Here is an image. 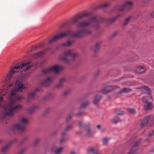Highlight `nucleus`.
<instances>
[{
	"label": "nucleus",
	"mask_w": 154,
	"mask_h": 154,
	"mask_svg": "<svg viewBox=\"0 0 154 154\" xmlns=\"http://www.w3.org/2000/svg\"><path fill=\"white\" fill-rule=\"evenodd\" d=\"M2 140L0 139V143H2Z\"/></svg>",
	"instance_id": "nucleus-57"
},
{
	"label": "nucleus",
	"mask_w": 154,
	"mask_h": 154,
	"mask_svg": "<svg viewBox=\"0 0 154 154\" xmlns=\"http://www.w3.org/2000/svg\"><path fill=\"white\" fill-rule=\"evenodd\" d=\"M78 55L76 52L72 50H68L65 51L60 57V59L67 64H69L72 60H74Z\"/></svg>",
	"instance_id": "nucleus-4"
},
{
	"label": "nucleus",
	"mask_w": 154,
	"mask_h": 154,
	"mask_svg": "<svg viewBox=\"0 0 154 154\" xmlns=\"http://www.w3.org/2000/svg\"><path fill=\"white\" fill-rule=\"evenodd\" d=\"M9 146V144L4 146L2 148V152H5L8 149Z\"/></svg>",
	"instance_id": "nucleus-37"
},
{
	"label": "nucleus",
	"mask_w": 154,
	"mask_h": 154,
	"mask_svg": "<svg viewBox=\"0 0 154 154\" xmlns=\"http://www.w3.org/2000/svg\"><path fill=\"white\" fill-rule=\"evenodd\" d=\"M145 70L146 69L144 67L139 66L137 68L136 71L138 73H142L145 72Z\"/></svg>",
	"instance_id": "nucleus-18"
},
{
	"label": "nucleus",
	"mask_w": 154,
	"mask_h": 154,
	"mask_svg": "<svg viewBox=\"0 0 154 154\" xmlns=\"http://www.w3.org/2000/svg\"><path fill=\"white\" fill-rule=\"evenodd\" d=\"M72 125H71L67 126L65 129V131H63L62 133V136L66 135V132L71 129L72 128Z\"/></svg>",
	"instance_id": "nucleus-26"
},
{
	"label": "nucleus",
	"mask_w": 154,
	"mask_h": 154,
	"mask_svg": "<svg viewBox=\"0 0 154 154\" xmlns=\"http://www.w3.org/2000/svg\"><path fill=\"white\" fill-rule=\"evenodd\" d=\"M117 34V32H115L114 33L112 34L113 37L115 36Z\"/></svg>",
	"instance_id": "nucleus-53"
},
{
	"label": "nucleus",
	"mask_w": 154,
	"mask_h": 154,
	"mask_svg": "<svg viewBox=\"0 0 154 154\" xmlns=\"http://www.w3.org/2000/svg\"><path fill=\"white\" fill-rule=\"evenodd\" d=\"M150 17H152V18H154V11L151 12L150 14Z\"/></svg>",
	"instance_id": "nucleus-49"
},
{
	"label": "nucleus",
	"mask_w": 154,
	"mask_h": 154,
	"mask_svg": "<svg viewBox=\"0 0 154 154\" xmlns=\"http://www.w3.org/2000/svg\"><path fill=\"white\" fill-rule=\"evenodd\" d=\"M83 112H80L76 114V115L78 116H80L82 115L83 114Z\"/></svg>",
	"instance_id": "nucleus-47"
},
{
	"label": "nucleus",
	"mask_w": 154,
	"mask_h": 154,
	"mask_svg": "<svg viewBox=\"0 0 154 154\" xmlns=\"http://www.w3.org/2000/svg\"><path fill=\"white\" fill-rule=\"evenodd\" d=\"M63 149V147H60L59 148H58L55 150H54V152L56 154H59L62 152Z\"/></svg>",
	"instance_id": "nucleus-31"
},
{
	"label": "nucleus",
	"mask_w": 154,
	"mask_h": 154,
	"mask_svg": "<svg viewBox=\"0 0 154 154\" xmlns=\"http://www.w3.org/2000/svg\"><path fill=\"white\" fill-rule=\"evenodd\" d=\"M62 139L60 140V143H63V142H65L66 140V139L64 138H63V136H62Z\"/></svg>",
	"instance_id": "nucleus-44"
},
{
	"label": "nucleus",
	"mask_w": 154,
	"mask_h": 154,
	"mask_svg": "<svg viewBox=\"0 0 154 154\" xmlns=\"http://www.w3.org/2000/svg\"><path fill=\"white\" fill-rule=\"evenodd\" d=\"M64 26V25H62V26H61V27H63V26Z\"/></svg>",
	"instance_id": "nucleus-59"
},
{
	"label": "nucleus",
	"mask_w": 154,
	"mask_h": 154,
	"mask_svg": "<svg viewBox=\"0 0 154 154\" xmlns=\"http://www.w3.org/2000/svg\"><path fill=\"white\" fill-rule=\"evenodd\" d=\"M11 84H10V87L11 86Z\"/></svg>",
	"instance_id": "nucleus-61"
},
{
	"label": "nucleus",
	"mask_w": 154,
	"mask_h": 154,
	"mask_svg": "<svg viewBox=\"0 0 154 154\" xmlns=\"http://www.w3.org/2000/svg\"><path fill=\"white\" fill-rule=\"evenodd\" d=\"M40 140V139L39 138H37L35 139L34 141L33 145L34 146H36L37 145L39 142Z\"/></svg>",
	"instance_id": "nucleus-35"
},
{
	"label": "nucleus",
	"mask_w": 154,
	"mask_h": 154,
	"mask_svg": "<svg viewBox=\"0 0 154 154\" xmlns=\"http://www.w3.org/2000/svg\"><path fill=\"white\" fill-rule=\"evenodd\" d=\"M30 63L29 62H26V63H23L21 66H18L13 67L10 69V78L11 77V74H14L15 73L18 72V71H20L21 72L23 71H26L29 69L31 68L32 66L29 65L27 66V65Z\"/></svg>",
	"instance_id": "nucleus-7"
},
{
	"label": "nucleus",
	"mask_w": 154,
	"mask_h": 154,
	"mask_svg": "<svg viewBox=\"0 0 154 154\" xmlns=\"http://www.w3.org/2000/svg\"><path fill=\"white\" fill-rule=\"evenodd\" d=\"M38 48V46H33L32 47V50H35L36 49Z\"/></svg>",
	"instance_id": "nucleus-48"
},
{
	"label": "nucleus",
	"mask_w": 154,
	"mask_h": 154,
	"mask_svg": "<svg viewBox=\"0 0 154 154\" xmlns=\"http://www.w3.org/2000/svg\"><path fill=\"white\" fill-rule=\"evenodd\" d=\"M4 84L5 86L4 88L5 93L0 96V107L2 109V111L0 116V122L5 120L7 117L10 115V102H8L4 103V99H10V73L9 72L5 77Z\"/></svg>",
	"instance_id": "nucleus-2"
},
{
	"label": "nucleus",
	"mask_w": 154,
	"mask_h": 154,
	"mask_svg": "<svg viewBox=\"0 0 154 154\" xmlns=\"http://www.w3.org/2000/svg\"><path fill=\"white\" fill-rule=\"evenodd\" d=\"M70 154H75V152L72 151L70 152Z\"/></svg>",
	"instance_id": "nucleus-56"
},
{
	"label": "nucleus",
	"mask_w": 154,
	"mask_h": 154,
	"mask_svg": "<svg viewBox=\"0 0 154 154\" xmlns=\"http://www.w3.org/2000/svg\"><path fill=\"white\" fill-rule=\"evenodd\" d=\"M75 42V40L73 39L68 40L67 42L62 43L61 44V46L63 47L70 46L74 44Z\"/></svg>",
	"instance_id": "nucleus-14"
},
{
	"label": "nucleus",
	"mask_w": 154,
	"mask_h": 154,
	"mask_svg": "<svg viewBox=\"0 0 154 154\" xmlns=\"http://www.w3.org/2000/svg\"><path fill=\"white\" fill-rule=\"evenodd\" d=\"M104 19L99 15H96L90 18L87 21L79 23L77 27L80 29L74 33L70 29L62 32L50 39L48 43L51 44L57 41L59 39L66 36L81 38L91 33V31L86 27L91 26L95 29L98 28L100 26L99 21L102 22Z\"/></svg>",
	"instance_id": "nucleus-1"
},
{
	"label": "nucleus",
	"mask_w": 154,
	"mask_h": 154,
	"mask_svg": "<svg viewBox=\"0 0 154 154\" xmlns=\"http://www.w3.org/2000/svg\"><path fill=\"white\" fill-rule=\"evenodd\" d=\"M66 81L65 79L63 78L60 79L59 83L55 85L56 88H60L62 87L64 83Z\"/></svg>",
	"instance_id": "nucleus-17"
},
{
	"label": "nucleus",
	"mask_w": 154,
	"mask_h": 154,
	"mask_svg": "<svg viewBox=\"0 0 154 154\" xmlns=\"http://www.w3.org/2000/svg\"><path fill=\"white\" fill-rule=\"evenodd\" d=\"M112 88H113V89H114V88H113V87H114V86H113V87L112 86Z\"/></svg>",
	"instance_id": "nucleus-60"
},
{
	"label": "nucleus",
	"mask_w": 154,
	"mask_h": 154,
	"mask_svg": "<svg viewBox=\"0 0 154 154\" xmlns=\"http://www.w3.org/2000/svg\"><path fill=\"white\" fill-rule=\"evenodd\" d=\"M29 122V119L27 117L25 116H20L19 118V122L14 125L11 129L23 131L25 129L26 125Z\"/></svg>",
	"instance_id": "nucleus-5"
},
{
	"label": "nucleus",
	"mask_w": 154,
	"mask_h": 154,
	"mask_svg": "<svg viewBox=\"0 0 154 154\" xmlns=\"http://www.w3.org/2000/svg\"><path fill=\"white\" fill-rule=\"evenodd\" d=\"M110 4L109 3H105L101 4L97 7L95 8V9H97L98 8H105L108 7L109 5Z\"/></svg>",
	"instance_id": "nucleus-20"
},
{
	"label": "nucleus",
	"mask_w": 154,
	"mask_h": 154,
	"mask_svg": "<svg viewBox=\"0 0 154 154\" xmlns=\"http://www.w3.org/2000/svg\"><path fill=\"white\" fill-rule=\"evenodd\" d=\"M133 5L132 2L128 1H126L123 3H118L114 6L112 11H114L118 10L120 11H128L132 8Z\"/></svg>",
	"instance_id": "nucleus-6"
},
{
	"label": "nucleus",
	"mask_w": 154,
	"mask_h": 154,
	"mask_svg": "<svg viewBox=\"0 0 154 154\" xmlns=\"http://www.w3.org/2000/svg\"><path fill=\"white\" fill-rule=\"evenodd\" d=\"M52 81V79L51 78H48L45 80L41 81L40 83L41 85L46 87L49 85Z\"/></svg>",
	"instance_id": "nucleus-10"
},
{
	"label": "nucleus",
	"mask_w": 154,
	"mask_h": 154,
	"mask_svg": "<svg viewBox=\"0 0 154 154\" xmlns=\"http://www.w3.org/2000/svg\"><path fill=\"white\" fill-rule=\"evenodd\" d=\"M152 0H144V2L145 4H148Z\"/></svg>",
	"instance_id": "nucleus-45"
},
{
	"label": "nucleus",
	"mask_w": 154,
	"mask_h": 154,
	"mask_svg": "<svg viewBox=\"0 0 154 154\" xmlns=\"http://www.w3.org/2000/svg\"><path fill=\"white\" fill-rule=\"evenodd\" d=\"M44 44H41L40 45V46H39V47L40 48H43L44 47Z\"/></svg>",
	"instance_id": "nucleus-52"
},
{
	"label": "nucleus",
	"mask_w": 154,
	"mask_h": 154,
	"mask_svg": "<svg viewBox=\"0 0 154 154\" xmlns=\"http://www.w3.org/2000/svg\"><path fill=\"white\" fill-rule=\"evenodd\" d=\"M13 143V142H12L11 141V140H10V144H11V143Z\"/></svg>",
	"instance_id": "nucleus-58"
},
{
	"label": "nucleus",
	"mask_w": 154,
	"mask_h": 154,
	"mask_svg": "<svg viewBox=\"0 0 154 154\" xmlns=\"http://www.w3.org/2000/svg\"><path fill=\"white\" fill-rule=\"evenodd\" d=\"M99 72V70L95 72L94 73V74L95 75H97Z\"/></svg>",
	"instance_id": "nucleus-51"
},
{
	"label": "nucleus",
	"mask_w": 154,
	"mask_h": 154,
	"mask_svg": "<svg viewBox=\"0 0 154 154\" xmlns=\"http://www.w3.org/2000/svg\"><path fill=\"white\" fill-rule=\"evenodd\" d=\"M120 121L118 117H116L111 120V122L113 124H116Z\"/></svg>",
	"instance_id": "nucleus-30"
},
{
	"label": "nucleus",
	"mask_w": 154,
	"mask_h": 154,
	"mask_svg": "<svg viewBox=\"0 0 154 154\" xmlns=\"http://www.w3.org/2000/svg\"><path fill=\"white\" fill-rule=\"evenodd\" d=\"M132 90L128 88H124L122 89L119 92V94L122 93H127L131 92L132 91Z\"/></svg>",
	"instance_id": "nucleus-27"
},
{
	"label": "nucleus",
	"mask_w": 154,
	"mask_h": 154,
	"mask_svg": "<svg viewBox=\"0 0 154 154\" xmlns=\"http://www.w3.org/2000/svg\"><path fill=\"white\" fill-rule=\"evenodd\" d=\"M115 113L117 115H121L124 114V112L120 109H117L116 110Z\"/></svg>",
	"instance_id": "nucleus-33"
},
{
	"label": "nucleus",
	"mask_w": 154,
	"mask_h": 154,
	"mask_svg": "<svg viewBox=\"0 0 154 154\" xmlns=\"http://www.w3.org/2000/svg\"><path fill=\"white\" fill-rule=\"evenodd\" d=\"M121 16V15L118 14L112 18H109L108 20V22L110 23H113Z\"/></svg>",
	"instance_id": "nucleus-23"
},
{
	"label": "nucleus",
	"mask_w": 154,
	"mask_h": 154,
	"mask_svg": "<svg viewBox=\"0 0 154 154\" xmlns=\"http://www.w3.org/2000/svg\"><path fill=\"white\" fill-rule=\"evenodd\" d=\"M89 103L88 101H85L82 103L81 107L82 108H84L87 106Z\"/></svg>",
	"instance_id": "nucleus-34"
},
{
	"label": "nucleus",
	"mask_w": 154,
	"mask_h": 154,
	"mask_svg": "<svg viewBox=\"0 0 154 154\" xmlns=\"http://www.w3.org/2000/svg\"><path fill=\"white\" fill-rule=\"evenodd\" d=\"M101 42H98L96 43L95 46L94 47V51H96L99 49L100 47V44L101 43Z\"/></svg>",
	"instance_id": "nucleus-28"
},
{
	"label": "nucleus",
	"mask_w": 154,
	"mask_h": 154,
	"mask_svg": "<svg viewBox=\"0 0 154 154\" xmlns=\"http://www.w3.org/2000/svg\"><path fill=\"white\" fill-rule=\"evenodd\" d=\"M151 99H152V97H151Z\"/></svg>",
	"instance_id": "nucleus-62"
},
{
	"label": "nucleus",
	"mask_w": 154,
	"mask_h": 154,
	"mask_svg": "<svg viewBox=\"0 0 154 154\" xmlns=\"http://www.w3.org/2000/svg\"><path fill=\"white\" fill-rule=\"evenodd\" d=\"M113 90L112 87L111 86H108L103 89L102 90V92L104 94H106L111 92Z\"/></svg>",
	"instance_id": "nucleus-19"
},
{
	"label": "nucleus",
	"mask_w": 154,
	"mask_h": 154,
	"mask_svg": "<svg viewBox=\"0 0 154 154\" xmlns=\"http://www.w3.org/2000/svg\"><path fill=\"white\" fill-rule=\"evenodd\" d=\"M41 91V89L40 88H36L34 91L30 92L28 94V99L29 100V99H34L35 97H36V92Z\"/></svg>",
	"instance_id": "nucleus-11"
},
{
	"label": "nucleus",
	"mask_w": 154,
	"mask_h": 154,
	"mask_svg": "<svg viewBox=\"0 0 154 154\" xmlns=\"http://www.w3.org/2000/svg\"><path fill=\"white\" fill-rule=\"evenodd\" d=\"M140 140L136 141L134 144L132 148L131 149L128 154H136V151L137 150V147L139 145Z\"/></svg>",
	"instance_id": "nucleus-12"
},
{
	"label": "nucleus",
	"mask_w": 154,
	"mask_h": 154,
	"mask_svg": "<svg viewBox=\"0 0 154 154\" xmlns=\"http://www.w3.org/2000/svg\"><path fill=\"white\" fill-rule=\"evenodd\" d=\"M153 107L152 103L147 102L144 105V108L145 110H149L152 109Z\"/></svg>",
	"instance_id": "nucleus-21"
},
{
	"label": "nucleus",
	"mask_w": 154,
	"mask_h": 154,
	"mask_svg": "<svg viewBox=\"0 0 154 154\" xmlns=\"http://www.w3.org/2000/svg\"><path fill=\"white\" fill-rule=\"evenodd\" d=\"M129 112L132 114H134L136 113L135 109L133 108H129L128 109Z\"/></svg>",
	"instance_id": "nucleus-36"
},
{
	"label": "nucleus",
	"mask_w": 154,
	"mask_h": 154,
	"mask_svg": "<svg viewBox=\"0 0 154 154\" xmlns=\"http://www.w3.org/2000/svg\"><path fill=\"white\" fill-rule=\"evenodd\" d=\"M150 119V116H147L145 117L142 121L141 122V125L143 126L146 125Z\"/></svg>",
	"instance_id": "nucleus-15"
},
{
	"label": "nucleus",
	"mask_w": 154,
	"mask_h": 154,
	"mask_svg": "<svg viewBox=\"0 0 154 154\" xmlns=\"http://www.w3.org/2000/svg\"><path fill=\"white\" fill-rule=\"evenodd\" d=\"M72 116L71 115H69L67 116L66 118V121L68 122L71 119Z\"/></svg>",
	"instance_id": "nucleus-43"
},
{
	"label": "nucleus",
	"mask_w": 154,
	"mask_h": 154,
	"mask_svg": "<svg viewBox=\"0 0 154 154\" xmlns=\"http://www.w3.org/2000/svg\"><path fill=\"white\" fill-rule=\"evenodd\" d=\"M131 18V17H129L126 18L123 23V26H126L129 22Z\"/></svg>",
	"instance_id": "nucleus-29"
},
{
	"label": "nucleus",
	"mask_w": 154,
	"mask_h": 154,
	"mask_svg": "<svg viewBox=\"0 0 154 154\" xmlns=\"http://www.w3.org/2000/svg\"><path fill=\"white\" fill-rule=\"evenodd\" d=\"M90 124L88 123L85 125V127H88V128L86 130V132L85 134V135L87 137H90L92 134V133L91 129L90 127Z\"/></svg>",
	"instance_id": "nucleus-13"
},
{
	"label": "nucleus",
	"mask_w": 154,
	"mask_h": 154,
	"mask_svg": "<svg viewBox=\"0 0 154 154\" xmlns=\"http://www.w3.org/2000/svg\"><path fill=\"white\" fill-rule=\"evenodd\" d=\"M70 89H68L66 91H65L63 92V95L65 96H66L69 94L70 92Z\"/></svg>",
	"instance_id": "nucleus-39"
},
{
	"label": "nucleus",
	"mask_w": 154,
	"mask_h": 154,
	"mask_svg": "<svg viewBox=\"0 0 154 154\" xmlns=\"http://www.w3.org/2000/svg\"><path fill=\"white\" fill-rule=\"evenodd\" d=\"M84 124L82 121H80L78 123V126L80 128H82L83 127Z\"/></svg>",
	"instance_id": "nucleus-41"
},
{
	"label": "nucleus",
	"mask_w": 154,
	"mask_h": 154,
	"mask_svg": "<svg viewBox=\"0 0 154 154\" xmlns=\"http://www.w3.org/2000/svg\"><path fill=\"white\" fill-rule=\"evenodd\" d=\"M38 107L35 106H32L29 107L27 110V112L29 114L32 113L35 109H37Z\"/></svg>",
	"instance_id": "nucleus-25"
},
{
	"label": "nucleus",
	"mask_w": 154,
	"mask_h": 154,
	"mask_svg": "<svg viewBox=\"0 0 154 154\" xmlns=\"http://www.w3.org/2000/svg\"><path fill=\"white\" fill-rule=\"evenodd\" d=\"M47 50H46L45 51H43L39 52L38 53H36L34 54L33 57L34 58H36L38 57H42L45 52L47 51Z\"/></svg>",
	"instance_id": "nucleus-16"
},
{
	"label": "nucleus",
	"mask_w": 154,
	"mask_h": 154,
	"mask_svg": "<svg viewBox=\"0 0 154 154\" xmlns=\"http://www.w3.org/2000/svg\"><path fill=\"white\" fill-rule=\"evenodd\" d=\"M154 135V130L152 131V132L149 133V136L150 137Z\"/></svg>",
	"instance_id": "nucleus-46"
},
{
	"label": "nucleus",
	"mask_w": 154,
	"mask_h": 154,
	"mask_svg": "<svg viewBox=\"0 0 154 154\" xmlns=\"http://www.w3.org/2000/svg\"><path fill=\"white\" fill-rule=\"evenodd\" d=\"M109 139V138H103V145H106L108 143Z\"/></svg>",
	"instance_id": "nucleus-32"
},
{
	"label": "nucleus",
	"mask_w": 154,
	"mask_h": 154,
	"mask_svg": "<svg viewBox=\"0 0 154 154\" xmlns=\"http://www.w3.org/2000/svg\"><path fill=\"white\" fill-rule=\"evenodd\" d=\"M97 128L99 129L100 128L101 126L100 125H98L97 126Z\"/></svg>",
	"instance_id": "nucleus-54"
},
{
	"label": "nucleus",
	"mask_w": 154,
	"mask_h": 154,
	"mask_svg": "<svg viewBox=\"0 0 154 154\" xmlns=\"http://www.w3.org/2000/svg\"><path fill=\"white\" fill-rule=\"evenodd\" d=\"M16 84L17 85V88L12 91L10 94V117L17 112L18 111L23 107L22 105L17 104L16 102L17 101H21L24 99V97L20 95L15 96V95L17 92H22V90L25 89L26 87L20 81H17Z\"/></svg>",
	"instance_id": "nucleus-3"
},
{
	"label": "nucleus",
	"mask_w": 154,
	"mask_h": 154,
	"mask_svg": "<svg viewBox=\"0 0 154 154\" xmlns=\"http://www.w3.org/2000/svg\"><path fill=\"white\" fill-rule=\"evenodd\" d=\"M49 111V109H46L45 112V115H46L47 114Z\"/></svg>",
	"instance_id": "nucleus-50"
},
{
	"label": "nucleus",
	"mask_w": 154,
	"mask_h": 154,
	"mask_svg": "<svg viewBox=\"0 0 154 154\" xmlns=\"http://www.w3.org/2000/svg\"><path fill=\"white\" fill-rule=\"evenodd\" d=\"M151 151L152 152H154V146L152 147Z\"/></svg>",
	"instance_id": "nucleus-55"
},
{
	"label": "nucleus",
	"mask_w": 154,
	"mask_h": 154,
	"mask_svg": "<svg viewBox=\"0 0 154 154\" xmlns=\"http://www.w3.org/2000/svg\"><path fill=\"white\" fill-rule=\"evenodd\" d=\"M64 68V67L62 65H56L51 68L43 69L42 71V73L46 74L51 72L58 73Z\"/></svg>",
	"instance_id": "nucleus-8"
},
{
	"label": "nucleus",
	"mask_w": 154,
	"mask_h": 154,
	"mask_svg": "<svg viewBox=\"0 0 154 154\" xmlns=\"http://www.w3.org/2000/svg\"><path fill=\"white\" fill-rule=\"evenodd\" d=\"M101 97L100 96L97 95L95 97L94 100V104L97 105L99 103Z\"/></svg>",
	"instance_id": "nucleus-24"
},
{
	"label": "nucleus",
	"mask_w": 154,
	"mask_h": 154,
	"mask_svg": "<svg viewBox=\"0 0 154 154\" xmlns=\"http://www.w3.org/2000/svg\"><path fill=\"white\" fill-rule=\"evenodd\" d=\"M26 150L25 148H23L21 149L18 152V154H23Z\"/></svg>",
	"instance_id": "nucleus-38"
},
{
	"label": "nucleus",
	"mask_w": 154,
	"mask_h": 154,
	"mask_svg": "<svg viewBox=\"0 0 154 154\" xmlns=\"http://www.w3.org/2000/svg\"><path fill=\"white\" fill-rule=\"evenodd\" d=\"M89 13L86 12L79 14L74 18L71 20H70V22L72 24L77 23L80 20L89 17Z\"/></svg>",
	"instance_id": "nucleus-9"
},
{
	"label": "nucleus",
	"mask_w": 154,
	"mask_h": 154,
	"mask_svg": "<svg viewBox=\"0 0 154 154\" xmlns=\"http://www.w3.org/2000/svg\"><path fill=\"white\" fill-rule=\"evenodd\" d=\"M88 153H91L93 154H98L97 149L93 147L89 148L88 149Z\"/></svg>",
	"instance_id": "nucleus-22"
},
{
	"label": "nucleus",
	"mask_w": 154,
	"mask_h": 154,
	"mask_svg": "<svg viewBox=\"0 0 154 154\" xmlns=\"http://www.w3.org/2000/svg\"><path fill=\"white\" fill-rule=\"evenodd\" d=\"M142 100L143 101V102L145 103H147V101H148V98L147 97H143L142 99Z\"/></svg>",
	"instance_id": "nucleus-42"
},
{
	"label": "nucleus",
	"mask_w": 154,
	"mask_h": 154,
	"mask_svg": "<svg viewBox=\"0 0 154 154\" xmlns=\"http://www.w3.org/2000/svg\"><path fill=\"white\" fill-rule=\"evenodd\" d=\"M143 89L144 90L146 91L147 93H149V88L146 86H144L143 87Z\"/></svg>",
	"instance_id": "nucleus-40"
}]
</instances>
